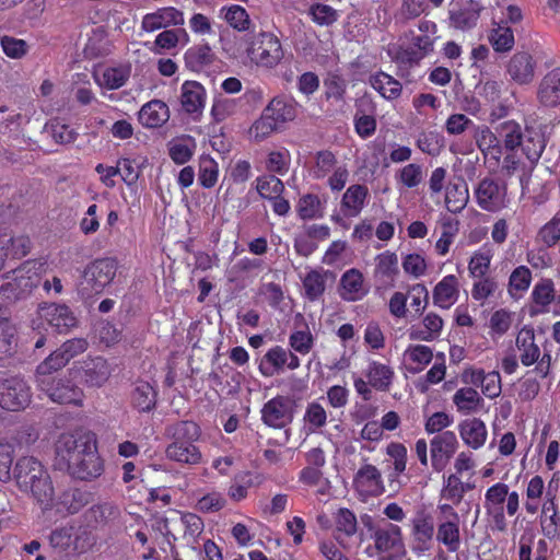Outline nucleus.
<instances>
[{
	"label": "nucleus",
	"instance_id": "f257e3e1",
	"mask_svg": "<svg viewBox=\"0 0 560 560\" xmlns=\"http://www.w3.org/2000/svg\"><path fill=\"white\" fill-rule=\"evenodd\" d=\"M55 465L81 480L97 478L103 472V460L92 432L62 433L55 443Z\"/></svg>",
	"mask_w": 560,
	"mask_h": 560
},
{
	"label": "nucleus",
	"instance_id": "f03ea898",
	"mask_svg": "<svg viewBox=\"0 0 560 560\" xmlns=\"http://www.w3.org/2000/svg\"><path fill=\"white\" fill-rule=\"evenodd\" d=\"M13 478L19 489L31 493L44 510L51 508L55 498L51 478L37 458L21 457L13 469Z\"/></svg>",
	"mask_w": 560,
	"mask_h": 560
},
{
	"label": "nucleus",
	"instance_id": "7ed1b4c3",
	"mask_svg": "<svg viewBox=\"0 0 560 560\" xmlns=\"http://www.w3.org/2000/svg\"><path fill=\"white\" fill-rule=\"evenodd\" d=\"M172 442L165 448V456L178 464L196 466L202 462V454L196 442L200 439V427L194 421H177L165 429Z\"/></svg>",
	"mask_w": 560,
	"mask_h": 560
},
{
	"label": "nucleus",
	"instance_id": "20e7f679",
	"mask_svg": "<svg viewBox=\"0 0 560 560\" xmlns=\"http://www.w3.org/2000/svg\"><path fill=\"white\" fill-rule=\"evenodd\" d=\"M421 34L413 35L411 44L407 48H399L394 57L397 62L404 65H419V62L434 51L436 40V24L422 20L418 24Z\"/></svg>",
	"mask_w": 560,
	"mask_h": 560
},
{
	"label": "nucleus",
	"instance_id": "39448f33",
	"mask_svg": "<svg viewBox=\"0 0 560 560\" xmlns=\"http://www.w3.org/2000/svg\"><path fill=\"white\" fill-rule=\"evenodd\" d=\"M55 371L36 370V384L40 392L45 393L51 401L57 404H71L81 406L83 402V390L70 380L57 378L52 375Z\"/></svg>",
	"mask_w": 560,
	"mask_h": 560
},
{
	"label": "nucleus",
	"instance_id": "423d86ee",
	"mask_svg": "<svg viewBox=\"0 0 560 560\" xmlns=\"http://www.w3.org/2000/svg\"><path fill=\"white\" fill-rule=\"evenodd\" d=\"M515 347L518 351L521 363L524 366H530L536 363L535 371L545 378L549 375L552 364V357L549 350L544 349L541 354L539 347L535 342L534 329L524 326L517 334Z\"/></svg>",
	"mask_w": 560,
	"mask_h": 560
},
{
	"label": "nucleus",
	"instance_id": "0eeeda50",
	"mask_svg": "<svg viewBox=\"0 0 560 560\" xmlns=\"http://www.w3.org/2000/svg\"><path fill=\"white\" fill-rule=\"evenodd\" d=\"M48 265L43 260H27L14 269L5 283H2L1 291H10L15 298L28 294L37 288L42 277L47 272Z\"/></svg>",
	"mask_w": 560,
	"mask_h": 560
},
{
	"label": "nucleus",
	"instance_id": "6e6552de",
	"mask_svg": "<svg viewBox=\"0 0 560 560\" xmlns=\"http://www.w3.org/2000/svg\"><path fill=\"white\" fill-rule=\"evenodd\" d=\"M50 546L67 555H80L92 546L90 533L77 524H67L55 528L49 535Z\"/></svg>",
	"mask_w": 560,
	"mask_h": 560
},
{
	"label": "nucleus",
	"instance_id": "1a4fd4ad",
	"mask_svg": "<svg viewBox=\"0 0 560 560\" xmlns=\"http://www.w3.org/2000/svg\"><path fill=\"white\" fill-rule=\"evenodd\" d=\"M246 54L252 62L265 68L276 67L283 58L280 40L269 32H260L253 36Z\"/></svg>",
	"mask_w": 560,
	"mask_h": 560
},
{
	"label": "nucleus",
	"instance_id": "9d476101",
	"mask_svg": "<svg viewBox=\"0 0 560 560\" xmlns=\"http://www.w3.org/2000/svg\"><path fill=\"white\" fill-rule=\"evenodd\" d=\"M116 269V262L110 258L96 259L91 262L83 271L79 292L85 298L102 293L113 281Z\"/></svg>",
	"mask_w": 560,
	"mask_h": 560
},
{
	"label": "nucleus",
	"instance_id": "9b49d317",
	"mask_svg": "<svg viewBox=\"0 0 560 560\" xmlns=\"http://www.w3.org/2000/svg\"><path fill=\"white\" fill-rule=\"evenodd\" d=\"M32 401V390L19 376L0 377V407L8 411L24 410Z\"/></svg>",
	"mask_w": 560,
	"mask_h": 560
},
{
	"label": "nucleus",
	"instance_id": "f8f14e48",
	"mask_svg": "<svg viewBox=\"0 0 560 560\" xmlns=\"http://www.w3.org/2000/svg\"><path fill=\"white\" fill-rule=\"evenodd\" d=\"M474 196L478 207L488 212H499L510 203L506 185L494 178L481 179L474 190Z\"/></svg>",
	"mask_w": 560,
	"mask_h": 560
},
{
	"label": "nucleus",
	"instance_id": "ddd939ff",
	"mask_svg": "<svg viewBox=\"0 0 560 560\" xmlns=\"http://www.w3.org/2000/svg\"><path fill=\"white\" fill-rule=\"evenodd\" d=\"M435 534L433 517L425 511H418L410 518V547L418 555L431 549Z\"/></svg>",
	"mask_w": 560,
	"mask_h": 560
},
{
	"label": "nucleus",
	"instance_id": "4468645a",
	"mask_svg": "<svg viewBox=\"0 0 560 560\" xmlns=\"http://www.w3.org/2000/svg\"><path fill=\"white\" fill-rule=\"evenodd\" d=\"M294 417V402L288 396L278 395L268 400L261 408L262 422L273 429H283Z\"/></svg>",
	"mask_w": 560,
	"mask_h": 560
},
{
	"label": "nucleus",
	"instance_id": "2eb2a0df",
	"mask_svg": "<svg viewBox=\"0 0 560 560\" xmlns=\"http://www.w3.org/2000/svg\"><path fill=\"white\" fill-rule=\"evenodd\" d=\"M458 447L457 436L453 431H443L430 441L431 465L440 472L448 464Z\"/></svg>",
	"mask_w": 560,
	"mask_h": 560
},
{
	"label": "nucleus",
	"instance_id": "dca6fc26",
	"mask_svg": "<svg viewBox=\"0 0 560 560\" xmlns=\"http://www.w3.org/2000/svg\"><path fill=\"white\" fill-rule=\"evenodd\" d=\"M89 342L84 338H73L63 342L44 362L39 364V371H58L71 359L86 351Z\"/></svg>",
	"mask_w": 560,
	"mask_h": 560
},
{
	"label": "nucleus",
	"instance_id": "f3484780",
	"mask_svg": "<svg viewBox=\"0 0 560 560\" xmlns=\"http://www.w3.org/2000/svg\"><path fill=\"white\" fill-rule=\"evenodd\" d=\"M353 487L364 499L378 497L385 492L382 474L372 464H365L359 468L353 479Z\"/></svg>",
	"mask_w": 560,
	"mask_h": 560
},
{
	"label": "nucleus",
	"instance_id": "a211bd4d",
	"mask_svg": "<svg viewBox=\"0 0 560 560\" xmlns=\"http://www.w3.org/2000/svg\"><path fill=\"white\" fill-rule=\"evenodd\" d=\"M551 479L548 483L545 501L541 504L539 524L542 534L549 538H556L560 535V512L557 503V494L552 492Z\"/></svg>",
	"mask_w": 560,
	"mask_h": 560
},
{
	"label": "nucleus",
	"instance_id": "6ab92c4d",
	"mask_svg": "<svg viewBox=\"0 0 560 560\" xmlns=\"http://www.w3.org/2000/svg\"><path fill=\"white\" fill-rule=\"evenodd\" d=\"M38 317L58 332L68 331L77 325L75 316L66 304H44L38 308Z\"/></svg>",
	"mask_w": 560,
	"mask_h": 560
},
{
	"label": "nucleus",
	"instance_id": "aec40b11",
	"mask_svg": "<svg viewBox=\"0 0 560 560\" xmlns=\"http://www.w3.org/2000/svg\"><path fill=\"white\" fill-rule=\"evenodd\" d=\"M336 275L324 268L310 269L301 277L303 295L311 302L318 301L325 293L327 284L334 283Z\"/></svg>",
	"mask_w": 560,
	"mask_h": 560
},
{
	"label": "nucleus",
	"instance_id": "412c9836",
	"mask_svg": "<svg viewBox=\"0 0 560 560\" xmlns=\"http://www.w3.org/2000/svg\"><path fill=\"white\" fill-rule=\"evenodd\" d=\"M184 13L174 7L160 8L142 18L141 30L152 33L168 26H180L184 24Z\"/></svg>",
	"mask_w": 560,
	"mask_h": 560
},
{
	"label": "nucleus",
	"instance_id": "4be33fe9",
	"mask_svg": "<svg viewBox=\"0 0 560 560\" xmlns=\"http://www.w3.org/2000/svg\"><path fill=\"white\" fill-rule=\"evenodd\" d=\"M443 326L442 317L436 313L429 312L420 322L412 324L407 334L410 340L431 342L440 338Z\"/></svg>",
	"mask_w": 560,
	"mask_h": 560
},
{
	"label": "nucleus",
	"instance_id": "5701e85b",
	"mask_svg": "<svg viewBox=\"0 0 560 560\" xmlns=\"http://www.w3.org/2000/svg\"><path fill=\"white\" fill-rule=\"evenodd\" d=\"M536 62L527 51H517L506 65V73L510 79L520 84H529L535 77Z\"/></svg>",
	"mask_w": 560,
	"mask_h": 560
},
{
	"label": "nucleus",
	"instance_id": "b1692460",
	"mask_svg": "<svg viewBox=\"0 0 560 560\" xmlns=\"http://www.w3.org/2000/svg\"><path fill=\"white\" fill-rule=\"evenodd\" d=\"M481 7L472 1L454 4L448 10V25L458 31L474 28L480 18Z\"/></svg>",
	"mask_w": 560,
	"mask_h": 560
},
{
	"label": "nucleus",
	"instance_id": "393cba45",
	"mask_svg": "<svg viewBox=\"0 0 560 560\" xmlns=\"http://www.w3.org/2000/svg\"><path fill=\"white\" fill-rule=\"evenodd\" d=\"M372 538L374 546L380 552H401L404 551V540L401 528L393 523L374 530Z\"/></svg>",
	"mask_w": 560,
	"mask_h": 560
},
{
	"label": "nucleus",
	"instance_id": "a878e982",
	"mask_svg": "<svg viewBox=\"0 0 560 560\" xmlns=\"http://www.w3.org/2000/svg\"><path fill=\"white\" fill-rule=\"evenodd\" d=\"M368 293L369 288L365 285L360 270L351 268L341 276L339 295L343 301L357 302L362 300Z\"/></svg>",
	"mask_w": 560,
	"mask_h": 560
},
{
	"label": "nucleus",
	"instance_id": "bb28decb",
	"mask_svg": "<svg viewBox=\"0 0 560 560\" xmlns=\"http://www.w3.org/2000/svg\"><path fill=\"white\" fill-rule=\"evenodd\" d=\"M82 381L90 387H102L109 378L112 369L102 357L88 358L82 362Z\"/></svg>",
	"mask_w": 560,
	"mask_h": 560
},
{
	"label": "nucleus",
	"instance_id": "cd10ccee",
	"mask_svg": "<svg viewBox=\"0 0 560 560\" xmlns=\"http://www.w3.org/2000/svg\"><path fill=\"white\" fill-rule=\"evenodd\" d=\"M537 100L546 107L560 104V67L553 68L541 78L537 88Z\"/></svg>",
	"mask_w": 560,
	"mask_h": 560
},
{
	"label": "nucleus",
	"instance_id": "c85d7f7f",
	"mask_svg": "<svg viewBox=\"0 0 560 560\" xmlns=\"http://www.w3.org/2000/svg\"><path fill=\"white\" fill-rule=\"evenodd\" d=\"M459 298V281L455 275L443 277L434 287L432 299L435 306L448 310Z\"/></svg>",
	"mask_w": 560,
	"mask_h": 560
},
{
	"label": "nucleus",
	"instance_id": "c756f323",
	"mask_svg": "<svg viewBox=\"0 0 560 560\" xmlns=\"http://www.w3.org/2000/svg\"><path fill=\"white\" fill-rule=\"evenodd\" d=\"M369 198V188L361 184L350 185L343 192L340 209L345 217L355 218L364 209Z\"/></svg>",
	"mask_w": 560,
	"mask_h": 560
},
{
	"label": "nucleus",
	"instance_id": "7c9ffc66",
	"mask_svg": "<svg viewBox=\"0 0 560 560\" xmlns=\"http://www.w3.org/2000/svg\"><path fill=\"white\" fill-rule=\"evenodd\" d=\"M463 442L472 450L481 448L488 438L486 423L479 418H469L458 424Z\"/></svg>",
	"mask_w": 560,
	"mask_h": 560
},
{
	"label": "nucleus",
	"instance_id": "2f4dec72",
	"mask_svg": "<svg viewBox=\"0 0 560 560\" xmlns=\"http://www.w3.org/2000/svg\"><path fill=\"white\" fill-rule=\"evenodd\" d=\"M206 102V90L197 81H185L180 88V104L188 114L202 110Z\"/></svg>",
	"mask_w": 560,
	"mask_h": 560
},
{
	"label": "nucleus",
	"instance_id": "473e14b6",
	"mask_svg": "<svg viewBox=\"0 0 560 560\" xmlns=\"http://www.w3.org/2000/svg\"><path fill=\"white\" fill-rule=\"evenodd\" d=\"M434 537L448 552H457L462 545L460 520L438 521Z\"/></svg>",
	"mask_w": 560,
	"mask_h": 560
},
{
	"label": "nucleus",
	"instance_id": "72a5a7b5",
	"mask_svg": "<svg viewBox=\"0 0 560 560\" xmlns=\"http://www.w3.org/2000/svg\"><path fill=\"white\" fill-rule=\"evenodd\" d=\"M170 118L167 105L159 100L144 104L139 112V121L147 128H158Z\"/></svg>",
	"mask_w": 560,
	"mask_h": 560
},
{
	"label": "nucleus",
	"instance_id": "f704fd0d",
	"mask_svg": "<svg viewBox=\"0 0 560 560\" xmlns=\"http://www.w3.org/2000/svg\"><path fill=\"white\" fill-rule=\"evenodd\" d=\"M365 376L371 387L380 392H387L395 377L394 369L378 361H371L366 368Z\"/></svg>",
	"mask_w": 560,
	"mask_h": 560
},
{
	"label": "nucleus",
	"instance_id": "c9c22d12",
	"mask_svg": "<svg viewBox=\"0 0 560 560\" xmlns=\"http://www.w3.org/2000/svg\"><path fill=\"white\" fill-rule=\"evenodd\" d=\"M262 112L272 118L280 128L296 117V107L294 102L279 96L272 98Z\"/></svg>",
	"mask_w": 560,
	"mask_h": 560
},
{
	"label": "nucleus",
	"instance_id": "e433bc0d",
	"mask_svg": "<svg viewBox=\"0 0 560 560\" xmlns=\"http://www.w3.org/2000/svg\"><path fill=\"white\" fill-rule=\"evenodd\" d=\"M474 139L478 149L483 153L486 158L490 156L495 162H499L501 158V147L497 136L491 131L488 126H475Z\"/></svg>",
	"mask_w": 560,
	"mask_h": 560
},
{
	"label": "nucleus",
	"instance_id": "4c0bfd02",
	"mask_svg": "<svg viewBox=\"0 0 560 560\" xmlns=\"http://www.w3.org/2000/svg\"><path fill=\"white\" fill-rule=\"evenodd\" d=\"M156 396L158 393L150 383L139 381L131 392V405L139 412H149L155 408Z\"/></svg>",
	"mask_w": 560,
	"mask_h": 560
},
{
	"label": "nucleus",
	"instance_id": "58836bf2",
	"mask_svg": "<svg viewBox=\"0 0 560 560\" xmlns=\"http://www.w3.org/2000/svg\"><path fill=\"white\" fill-rule=\"evenodd\" d=\"M493 256L494 249L489 243L483 244L475 250L468 261L467 268L469 277L477 278L488 276Z\"/></svg>",
	"mask_w": 560,
	"mask_h": 560
},
{
	"label": "nucleus",
	"instance_id": "ea45409f",
	"mask_svg": "<svg viewBox=\"0 0 560 560\" xmlns=\"http://www.w3.org/2000/svg\"><path fill=\"white\" fill-rule=\"evenodd\" d=\"M470 383L479 385L481 392L488 398H495L501 394V377L499 372L486 373L483 370H471L469 372Z\"/></svg>",
	"mask_w": 560,
	"mask_h": 560
},
{
	"label": "nucleus",
	"instance_id": "a19ab883",
	"mask_svg": "<svg viewBox=\"0 0 560 560\" xmlns=\"http://www.w3.org/2000/svg\"><path fill=\"white\" fill-rule=\"evenodd\" d=\"M453 402L458 412L470 415L479 411L483 406V399L472 387H462L453 396Z\"/></svg>",
	"mask_w": 560,
	"mask_h": 560
},
{
	"label": "nucleus",
	"instance_id": "79ce46f5",
	"mask_svg": "<svg viewBox=\"0 0 560 560\" xmlns=\"http://www.w3.org/2000/svg\"><path fill=\"white\" fill-rule=\"evenodd\" d=\"M488 40L497 52H508L513 49L515 38L513 30L502 23L493 22L489 31Z\"/></svg>",
	"mask_w": 560,
	"mask_h": 560
},
{
	"label": "nucleus",
	"instance_id": "37998d69",
	"mask_svg": "<svg viewBox=\"0 0 560 560\" xmlns=\"http://www.w3.org/2000/svg\"><path fill=\"white\" fill-rule=\"evenodd\" d=\"M469 190L464 180L451 183L445 191V205L450 212L459 213L468 203Z\"/></svg>",
	"mask_w": 560,
	"mask_h": 560
},
{
	"label": "nucleus",
	"instance_id": "c03bdc74",
	"mask_svg": "<svg viewBox=\"0 0 560 560\" xmlns=\"http://www.w3.org/2000/svg\"><path fill=\"white\" fill-rule=\"evenodd\" d=\"M395 180L399 189H415L424 179L423 166L417 163H409L396 171Z\"/></svg>",
	"mask_w": 560,
	"mask_h": 560
},
{
	"label": "nucleus",
	"instance_id": "a18cd8bd",
	"mask_svg": "<svg viewBox=\"0 0 560 560\" xmlns=\"http://www.w3.org/2000/svg\"><path fill=\"white\" fill-rule=\"evenodd\" d=\"M168 155L178 165L187 163L194 155L196 142L191 137H177L167 143Z\"/></svg>",
	"mask_w": 560,
	"mask_h": 560
},
{
	"label": "nucleus",
	"instance_id": "49530a36",
	"mask_svg": "<svg viewBox=\"0 0 560 560\" xmlns=\"http://www.w3.org/2000/svg\"><path fill=\"white\" fill-rule=\"evenodd\" d=\"M289 351L276 346L264 355L259 370L265 376H272L283 370L288 361Z\"/></svg>",
	"mask_w": 560,
	"mask_h": 560
},
{
	"label": "nucleus",
	"instance_id": "de8ad7c7",
	"mask_svg": "<svg viewBox=\"0 0 560 560\" xmlns=\"http://www.w3.org/2000/svg\"><path fill=\"white\" fill-rule=\"evenodd\" d=\"M219 16L238 32L248 31L252 24L247 11L238 4L222 7L219 11Z\"/></svg>",
	"mask_w": 560,
	"mask_h": 560
},
{
	"label": "nucleus",
	"instance_id": "09e8293b",
	"mask_svg": "<svg viewBox=\"0 0 560 560\" xmlns=\"http://www.w3.org/2000/svg\"><path fill=\"white\" fill-rule=\"evenodd\" d=\"M214 60V54L209 45H198L185 52V63L192 71H201Z\"/></svg>",
	"mask_w": 560,
	"mask_h": 560
},
{
	"label": "nucleus",
	"instance_id": "8fccbe9b",
	"mask_svg": "<svg viewBox=\"0 0 560 560\" xmlns=\"http://www.w3.org/2000/svg\"><path fill=\"white\" fill-rule=\"evenodd\" d=\"M371 86L386 100H395L401 94V84L385 72H377L370 78Z\"/></svg>",
	"mask_w": 560,
	"mask_h": 560
},
{
	"label": "nucleus",
	"instance_id": "3c124183",
	"mask_svg": "<svg viewBox=\"0 0 560 560\" xmlns=\"http://www.w3.org/2000/svg\"><path fill=\"white\" fill-rule=\"evenodd\" d=\"M219 178V165L208 154L199 156L198 182L201 187L210 189L215 186Z\"/></svg>",
	"mask_w": 560,
	"mask_h": 560
},
{
	"label": "nucleus",
	"instance_id": "603ef678",
	"mask_svg": "<svg viewBox=\"0 0 560 560\" xmlns=\"http://www.w3.org/2000/svg\"><path fill=\"white\" fill-rule=\"evenodd\" d=\"M532 300L535 305L539 306V312L545 313L548 311V306L555 301V284L551 279H541L538 281L533 291Z\"/></svg>",
	"mask_w": 560,
	"mask_h": 560
},
{
	"label": "nucleus",
	"instance_id": "864d4df0",
	"mask_svg": "<svg viewBox=\"0 0 560 560\" xmlns=\"http://www.w3.org/2000/svg\"><path fill=\"white\" fill-rule=\"evenodd\" d=\"M93 77L101 88L117 90L125 85L129 73L122 68H107L101 74L94 72Z\"/></svg>",
	"mask_w": 560,
	"mask_h": 560
},
{
	"label": "nucleus",
	"instance_id": "5fc2aeb1",
	"mask_svg": "<svg viewBox=\"0 0 560 560\" xmlns=\"http://www.w3.org/2000/svg\"><path fill=\"white\" fill-rule=\"evenodd\" d=\"M510 488L506 483L497 482L487 489L485 493V509L488 514L504 510L503 504L509 495Z\"/></svg>",
	"mask_w": 560,
	"mask_h": 560
},
{
	"label": "nucleus",
	"instance_id": "6e6d98bb",
	"mask_svg": "<svg viewBox=\"0 0 560 560\" xmlns=\"http://www.w3.org/2000/svg\"><path fill=\"white\" fill-rule=\"evenodd\" d=\"M475 282L471 287V298L480 303H483L491 296H494L499 291V282L495 277L490 275L474 278Z\"/></svg>",
	"mask_w": 560,
	"mask_h": 560
},
{
	"label": "nucleus",
	"instance_id": "4d7b16f0",
	"mask_svg": "<svg viewBox=\"0 0 560 560\" xmlns=\"http://www.w3.org/2000/svg\"><path fill=\"white\" fill-rule=\"evenodd\" d=\"M15 347V327L0 311V357L9 355Z\"/></svg>",
	"mask_w": 560,
	"mask_h": 560
},
{
	"label": "nucleus",
	"instance_id": "13d9d810",
	"mask_svg": "<svg viewBox=\"0 0 560 560\" xmlns=\"http://www.w3.org/2000/svg\"><path fill=\"white\" fill-rule=\"evenodd\" d=\"M237 112V102L233 98L217 97L211 106L210 115L214 122L221 124L233 117Z\"/></svg>",
	"mask_w": 560,
	"mask_h": 560
},
{
	"label": "nucleus",
	"instance_id": "bf43d9fd",
	"mask_svg": "<svg viewBox=\"0 0 560 560\" xmlns=\"http://www.w3.org/2000/svg\"><path fill=\"white\" fill-rule=\"evenodd\" d=\"M279 129L280 127H278L272 118L262 112L261 116L249 128V136L254 141L260 142Z\"/></svg>",
	"mask_w": 560,
	"mask_h": 560
},
{
	"label": "nucleus",
	"instance_id": "052dcab7",
	"mask_svg": "<svg viewBox=\"0 0 560 560\" xmlns=\"http://www.w3.org/2000/svg\"><path fill=\"white\" fill-rule=\"evenodd\" d=\"M298 213L303 220H312L323 215L322 203L316 195L307 194L300 198Z\"/></svg>",
	"mask_w": 560,
	"mask_h": 560
},
{
	"label": "nucleus",
	"instance_id": "680f3d73",
	"mask_svg": "<svg viewBox=\"0 0 560 560\" xmlns=\"http://www.w3.org/2000/svg\"><path fill=\"white\" fill-rule=\"evenodd\" d=\"M337 160L332 152L324 150L315 155V164L313 167V177L322 179L328 176L337 166Z\"/></svg>",
	"mask_w": 560,
	"mask_h": 560
},
{
	"label": "nucleus",
	"instance_id": "e2e57ef3",
	"mask_svg": "<svg viewBox=\"0 0 560 560\" xmlns=\"http://www.w3.org/2000/svg\"><path fill=\"white\" fill-rule=\"evenodd\" d=\"M443 499L451 501L457 505L463 500V481L457 474H451L443 479V488L441 491Z\"/></svg>",
	"mask_w": 560,
	"mask_h": 560
},
{
	"label": "nucleus",
	"instance_id": "0e129e2a",
	"mask_svg": "<svg viewBox=\"0 0 560 560\" xmlns=\"http://www.w3.org/2000/svg\"><path fill=\"white\" fill-rule=\"evenodd\" d=\"M405 357L413 364L417 371H422L433 359L432 349L424 345H410L405 350Z\"/></svg>",
	"mask_w": 560,
	"mask_h": 560
},
{
	"label": "nucleus",
	"instance_id": "69168bd1",
	"mask_svg": "<svg viewBox=\"0 0 560 560\" xmlns=\"http://www.w3.org/2000/svg\"><path fill=\"white\" fill-rule=\"evenodd\" d=\"M119 513L118 506L112 502L97 503L89 510L90 518L100 524L115 521L119 516Z\"/></svg>",
	"mask_w": 560,
	"mask_h": 560
},
{
	"label": "nucleus",
	"instance_id": "338daca9",
	"mask_svg": "<svg viewBox=\"0 0 560 560\" xmlns=\"http://www.w3.org/2000/svg\"><path fill=\"white\" fill-rule=\"evenodd\" d=\"M256 182V189L260 197L265 199H271L281 195L284 190L282 180L272 175L258 177Z\"/></svg>",
	"mask_w": 560,
	"mask_h": 560
},
{
	"label": "nucleus",
	"instance_id": "774afa93",
	"mask_svg": "<svg viewBox=\"0 0 560 560\" xmlns=\"http://www.w3.org/2000/svg\"><path fill=\"white\" fill-rule=\"evenodd\" d=\"M417 147L423 153L435 156L443 149L444 140L438 132H422L417 139Z\"/></svg>",
	"mask_w": 560,
	"mask_h": 560
}]
</instances>
